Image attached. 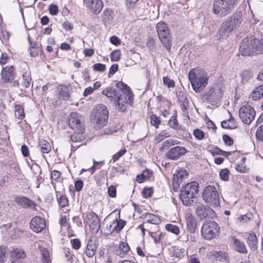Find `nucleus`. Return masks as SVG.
I'll return each instance as SVG.
<instances>
[{
  "label": "nucleus",
  "instance_id": "f257e3e1",
  "mask_svg": "<svg viewBox=\"0 0 263 263\" xmlns=\"http://www.w3.org/2000/svg\"><path fill=\"white\" fill-rule=\"evenodd\" d=\"M242 21V14L239 12L226 19L218 29L217 35L219 40H226L232 32L239 28Z\"/></svg>",
  "mask_w": 263,
  "mask_h": 263
},
{
  "label": "nucleus",
  "instance_id": "f03ea898",
  "mask_svg": "<svg viewBox=\"0 0 263 263\" xmlns=\"http://www.w3.org/2000/svg\"><path fill=\"white\" fill-rule=\"evenodd\" d=\"M188 76L193 89L196 92H201L209 82L208 74L202 69L192 68L190 70Z\"/></svg>",
  "mask_w": 263,
  "mask_h": 263
},
{
  "label": "nucleus",
  "instance_id": "7ed1b4c3",
  "mask_svg": "<svg viewBox=\"0 0 263 263\" xmlns=\"http://www.w3.org/2000/svg\"><path fill=\"white\" fill-rule=\"evenodd\" d=\"M239 51L243 56L261 53L263 51V40L260 41L253 36L246 37L241 41Z\"/></svg>",
  "mask_w": 263,
  "mask_h": 263
},
{
  "label": "nucleus",
  "instance_id": "20e7f679",
  "mask_svg": "<svg viewBox=\"0 0 263 263\" xmlns=\"http://www.w3.org/2000/svg\"><path fill=\"white\" fill-rule=\"evenodd\" d=\"M116 86L122 91L121 94L118 95L116 99L118 109L124 112L126 109L127 104L133 106L134 96L129 87L123 82H117Z\"/></svg>",
  "mask_w": 263,
  "mask_h": 263
},
{
  "label": "nucleus",
  "instance_id": "39448f33",
  "mask_svg": "<svg viewBox=\"0 0 263 263\" xmlns=\"http://www.w3.org/2000/svg\"><path fill=\"white\" fill-rule=\"evenodd\" d=\"M108 115L107 107L103 104H99L92 109L90 118L91 122L95 125V127L100 128L106 124Z\"/></svg>",
  "mask_w": 263,
  "mask_h": 263
},
{
  "label": "nucleus",
  "instance_id": "423d86ee",
  "mask_svg": "<svg viewBox=\"0 0 263 263\" xmlns=\"http://www.w3.org/2000/svg\"><path fill=\"white\" fill-rule=\"evenodd\" d=\"M199 183L196 181L186 183L180 191V199L182 203L186 206L191 205L196 198L198 192Z\"/></svg>",
  "mask_w": 263,
  "mask_h": 263
},
{
  "label": "nucleus",
  "instance_id": "0eeeda50",
  "mask_svg": "<svg viewBox=\"0 0 263 263\" xmlns=\"http://www.w3.org/2000/svg\"><path fill=\"white\" fill-rule=\"evenodd\" d=\"M237 0H214L213 11L214 14L224 16L234 8Z\"/></svg>",
  "mask_w": 263,
  "mask_h": 263
},
{
  "label": "nucleus",
  "instance_id": "6e6552de",
  "mask_svg": "<svg viewBox=\"0 0 263 263\" xmlns=\"http://www.w3.org/2000/svg\"><path fill=\"white\" fill-rule=\"evenodd\" d=\"M156 30L163 47L169 51L172 47V39L167 24L164 22H159L156 25Z\"/></svg>",
  "mask_w": 263,
  "mask_h": 263
},
{
  "label": "nucleus",
  "instance_id": "1a4fd4ad",
  "mask_svg": "<svg viewBox=\"0 0 263 263\" xmlns=\"http://www.w3.org/2000/svg\"><path fill=\"white\" fill-rule=\"evenodd\" d=\"M202 198L206 203L216 206L219 204V195L216 187L214 185H208L204 188Z\"/></svg>",
  "mask_w": 263,
  "mask_h": 263
},
{
  "label": "nucleus",
  "instance_id": "9d476101",
  "mask_svg": "<svg viewBox=\"0 0 263 263\" xmlns=\"http://www.w3.org/2000/svg\"><path fill=\"white\" fill-rule=\"evenodd\" d=\"M83 118L77 112H71L68 118V124L71 128L77 133H83L84 130L83 125Z\"/></svg>",
  "mask_w": 263,
  "mask_h": 263
},
{
  "label": "nucleus",
  "instance_id": "9b49d317",
  "mask_svg": "<svg viewBox=\"0 0 263 263\" xmlns=\"http://www.w3.org/2000/svg\"><path fill=\"white\" fill-rule=\"evenodd\" d=\"M223 95V88L222 86H212L205 93V98L210 102L214 103L219 101Z\"/></svg>",
  "mask_w": 263,
  "mask_h": 263
},
{
  "label": "nucleus",
  "instance_id": "f8f14e48",
  "mask_svg": "<svg viewBox=\"0 0 263 263\" xmlns=\"http://www.w3.org/2000/svg\"><path fill=\"white\" fill-rule=\"evenodd\" d=\"M219 230L218 224L214 221L204 223L201 228V232L203 237L207 240L213 238Z\"/></svg>",
  "mask_w": 263,
  "mask_h": 263
},
{
  "label": "nucleus",
  "instance_id": "ddd939ff",
  "mask_svg": "<svg viewBox=\"0 0 263 263\" xmlns=\"http://www.w3.org/2000/svg\"><path fill=\"white\" fill-rule=\"evenodd\" d=\"M125 224L124 220L116 218L106 224V228L103 229V233L107 236L114 232L118 233L124 227Z\"/></svg>",
  "mask_w": 263,
  "mask_h": 263
},
{
  "label": "nucleus",
  "instance_id": "4468645a",
  "mask_svg": "<svg viewBox=\"0 0 263 263\" xmlns=\"http://www.w3.org/2000/svg\"><path fill=\"white\" fill-rule=\"evenodd\" d=\"M255 111L253 108L250 105H244L241 107L239 110V116L242 121L249 124L254 120Z\"/></svg>",
  "mask_w": 263,
  "mask_h": 263
},
{
  "label": "nucleus",
  "instance_id": "2eb2a0df",
  "mask_svg": "<svg viewBox=\"0 0 263 263\" xmlns=\"http://www.w3.org/2000/svg\"><path fill=\"white\" fill-rule=\"evenodd\" d=\"M141 217L144 219V221L138 227V228L141 230L143 234L145 231H146L145 228L147 227V224H158L161 222V219L157 216L148 212L142 214Z\"/></svg>",
  "mask_w": 263,
  "mask_h": 263
},
{
  "label": "nucleus",
  "instance_id": "dca6fc26",
  "mask_svg": "<svg viewBox=\"0 0 263 263\" xmlns=\"http://www.w3.org/2000/svg\"><path fill=\"white\" fill-rule=\"evenodd\" d=\"M196 213L200 219L206 217H213L215 212L211 208L202 203H197L196 205Z\"/></svg>",
  "mask_w": 263,
  "mask_h": 263
},
{
  "label": "nucleus",
  "instance_id": "f3484780",
  "mask_svg": "<svg viewBox=\"0 0 263 263\" xmlns=\"http://www.w3.org/2000/svg\"><path fill=\"white\" fill-rule=\"evenodd\" d=\"M30 228L35 233L41 232L46 226V222L44 218L36 216L32 218L30 222Z\"/></svg>",
  "mask_w": 263,
  "mask_h": 263
},
{
  "label": "nucleus",
  "instance_id": "a211bd4d",
  "mask_svg": "<svg viewBox=\"0 0 263 263\" xmlns=\"http://www.w3.org/2000/svg\"><path fill=\"white\" fill-rule=\"evenodd\" d=\"M186 152L187 150L184 147L177 146L171 148L166 154V156L170 159L177 160Z\"/></svg>",
  "mask_w": 263,
  "mask_h": 263
},
{
  "label": "nucleus",
  "instance_id": "6ab92c4d",
  "mask_svg": "<svg viewBox=\"0 0 263 263\" xmlns=\"http://www.w3.org/2000/svg\"><path fill=\"white\" fill-rule=\"evenodd\" d=\"M86 6L95 14L99 13L103 5L101 0H84Z\"/></svg>",
  "mask_w": 263,
  "mask_h": 263
},
{
  "label": "nucleus",
  "instance_id": "aec40b11",
  "mask_svg": "<svg viewBox=\"0 0 263 263\" xmlns=\"http://www.w3.org/2000/svg\"><path fill=\"white\" fill-rule=\"evenodd\" d=\"M14 201L23 208L34 209L36 206V203L34 201L23 196L15 197Z\"/></svg>",
  "mask_w": 263,
  "mask_h": 263
},
{
  "label": "nucleus",
  "instance_id": "412c9836",
  "mask_svg": "<svg viewBox=\"0 0 263 263\" xmlns=\"http://www.w3.org/2000/svg\"><path fill=\"white\" fill-rule=\"evenodd\" d=\"M13 66L3 68L1 71L2 78L5 83L11 82L13 79Z\"/></svg>",
  "mask_w": 263,
  "mask_h": 263
},
{
  "label": "nucleus",
  "instance_id": "4be33fe9",
  "mask_svg": "<svg viewBox=\"0 0 263 263\" xmlns=\"http://www.w3.org/2000/svg\"><path fill=\"white\" fill-rule=\"evenodd\" d=\"M8 254L14 261L18 259L25 258L26 256L25 252L21 248H10L8 252Z\"/></svg>",
  "mask_w": 263,
  "mask_h": 263
},
{
  "label": "nucleus",
  "instance_id": "5701e85b",
  "mask_svg": "<svg viewBox=\"0 0 263 263\" xmlns=\"http://www.w3.org/2000/svg\"><path fill=\"white\" fill-rule=\"evenodd\" d=\"M187 230L192 233L195 232L197 222L194 216L191 213H187L185 216Z\"/></svg>",
  "mask_w": 263,
  "mask_h": 263
},
{
  "label": "nucleus",
  "instance_id": "b1692460",
  "mask_svg": "<svg viewBox=\"0 0 263 263\" xmlns=\"http://www.w3.org/2000/svg\"><path fill=\"white\" fill-rule=\"evenodd\" d=\"M58 97L59 99L68 100L70 98L69 89L68 86L61 85L58 87Z\"/></svg>",
  "mask_w": 263,
  "mask_h": 263
},
{
  "label": "nucleus",
  "instance_id": "393cba45",
  "mask_svg": "<svg viewBox=\"0 0 263 263\" xmlns=\"http://www.w3.org/2000/svg\"><path fill=\"white\" fill-rule=\"evenodd\" d=\"M41 259L43 263H51V258L49 251L42 246L39 247Z\"/></svg>",
  "mask_w": 263,
  "mask_h": 263
},
{
  "label": "nucleus",
  "instance_id": "a878e982",
  "mask_svg": "<svg viewBox=\"0 0 263 263\" xmlns=\"http://www.w3.org/2000/svg\"><path fill=\"white\" fill-rule=\"evenodd\" d=\"M233 244L234 249L237 252L241 253H246L247 252V250L244 243L235 237L233 238Z\"/></svg>",
  "mask_w": 263,
  "mask_h": 263
},
{
  "label": "nucleus",
  "instance_id": "bb28decb",
  "mask_svg": "<svg viewBox=\"0 0 263 263\" xmlns=\"http://www.w3.org/2000/svg\"><path fill=\"white\" fill-rule=\"evenodd\" d=\"M247 243L252 250L254 251L257 249L258 240L255 234H249L247 238Z\"/></svg>",
  "mask_w": 263,
  "mask_h": 263
},
{
  "label": "nucleus",
  "instance_id": "cd10ccee",
  "mask_svg": "<svg viewBox=\"0 0 263 263\" xmlns=\"http://www.w3.org/2000/svg\"><path fill=\"white\" fill-rule=\"evenodd\" d=\"M187 173L186 170L181 168L177 170L174 175L173 181L177 183H180L182 179L187 176Z\"/></svg>",
  "mask_w": 263,
  "mask_h": 263
},
{
  "label": "nucleus",
  "instance_id": "c85d7f7f",
  "mask_svg": "<svg viewBox=\"0 0 263 263\" xmlns=\"http://www.w3.org/2000/svg\"><path fill=\"white\" fill-rule=\"evenodd\" d=\"M251 96L252 99L255 101L261 99L263 97V84L256 87L252 91Z\"/></svg>",
  "mask_w": 263,
  "mask_h": 263
},
{
  "label": "nucleus",
  "instance_id": "c756f323",
  "mask_svg": "<svg viewBox=\"0 0 263 263\" xmlns=\"http://www.w3.org/2000/svg\"><path fill=\"white\" fill-rule=\"evenodd\" d=\"M96 244L91 240H89L86 250V254L88 257H93L96 252Z\"/></svg>",
  "mask_w": 263,
  "mask_h": 263
},
{
  "label": "nucleus",
  "instance_id": "7c9ffc66",
  "mask_svg": "<svg viewBox=\"0 0 263 263\" xmlns=\"http://www.w3.org/2000/svg\"><path fill=\"white\" fill-rule=\"evenodd\" d=\"M87 217L89 222H91L95 226V228H99L100 227L99 219L98 215L95 213L92 212L88 213L87 214ZM87 222H88V221H87Z\"/></svg>",
  "mask_w": 263,
  "mask_h": 263
},
{
  "label": "nucleus",
  "instance_id": "2f4dec72",
  "mask_svg": "<svg viewBox=\"0 0 263 263\" xmlns=\"http://www.w3.org/2000/svg\"><path fill=\"white\" fill-rule=\"evenodd\" d=\"M221 126L223 128L232 129L236 128L237 125L234 118L231 116L229 120L221 122Z\"/></svg>",
  "mask_w": 263,
  "mask_h": 263
},
{
  "label": "nucleus",
  "instance_id": "473e14b6",
  "mask_svg": "<svg viewBox=\"0 0 263 263\" xmlns=\"http://www.w3.org/2000/svg\"><path fill=\"white\" fill-rule=\"evenodd\" d=\"M180 142L176 139H168L165 140L161 144V146L160 147V151H163L166 147H168L171 146L177 145L179 144Z\"/></svg>",
  "mask_w": 263,
  "mask_h": 263
},
{
  "label": "nucleus",
  "instance_id": "72a5a7b5",
  "mask_svg": "<svg viewBox=\"0 0 263 263\" xmlns=\"http://www.w3.org/2000/svg\"><path fill=\"white\" fill-rule=\"evenodd\" d=\"M23 82L22 84L26 88H28L31 85H33L32 83V79L30 72L25 71L23 74Z\"/></svg>",
  "mask_w": 263,
  "mask_h": 263
},
{
  "label": "nucleus",
  "instance_id": "f704fd0d",
  "mask_svg": "<svg viewBox=\"0 0 263 263\" xmlns=\"http://www.w3.org/2000/svg\"><path fill=\"white\" fill-rule=\"evenodd\" d=\"M15 116L20 120H23L25 117L24 108L21 105H15L14 106Z\"/></svg>",
  "mask_w": 263,
  "mask_h": 263
},
{
  "label": "nucleus",
  "instance_id": "c9c22d12",
  "mask_svg": "<svg viewBox=\"0 0 263 263\" xmlns=\"http://www.w3.org/2000/svg\"><path fill=\"white\" fill-rule=\"evenodd\" d=\"M40 148L43 154H47L51 150V147L49 142L45 140L40 142Z\"/></svg>",
  "mask_w": 263,
  "mask_h": 263
},
{
  "label": "nucleus",
  "instance_id": "e433bc0d",
  "mask_svg": "<svg viewBox=\"0 0 263 263\" xmlns=\"http://www.w3.org/2000/svg\"><path fill=\"white\" fill-rule=\"evenodd\" d=\"M28 41L30 46L29 49L30 54L32 57H35L38 55L39 52L40 51V49L35 46V43L32 42L29 36H28Z\"/></svg>",
  "mask_w": 263,
  "mask_h": 263
},
{
  "label": "nucleus",
  "instance_id": "4c0bfd02",
  "mask_svg": "<svg viewBox=\"0 0 263 263\" xmlns=\"http://www.w3.org/2000/svg\"><path fill=\"white\" fill-rule=\"evenodd\" d=\"M166 230L176 235H178L180 233V229L176 225L168 223L165 226Z\"/></svg>",
  "mask_w": 263,
  "mask_h": 263
},
{
  "label": "nucleus",
  "instance_id": "58836bf2",
  "mask_svg": "<svg viewBox=\"0 0 263 263\" xmlns=\"http://www.w3.org/2000/svg\"><path fill=\"white\" fill-rule=\"evenodd\" d=\"M185 250L183 248L175 247L173 249V251L172 252V256L178 258H180L184 256L185 254Z\"/></svg>",
  "mask_w": 263,
  "mask_h": 263
},
{
  "label": "nucleus",
  "instance_id": "ea45409f",
  "mask_svg": "<svg viewBox=\"0 0 263 263\" xmlns=\"http://www.w3.org/2000/svg\"><path fill=\"white\" fill-rule=\"evenodd\" d=\"M170 136V134L166 130H162L160 133L156 136L155 140L156 142L159 143L164 140L165 138L169 137Z\"/></svg>",
  "mask_w": 263,
  "mask_h": 263
},
{
  "label": "nucleus",
  "instance_id": "a19ab883",
  "mask_svg": "<svg viewBox=\"0 0 263 263\" xmlns=\"http://www.w3.org/2000/svg\"><path fill=\"white\" fill-rule=\"evenodd\" d=\"M151 236L153 238L155 243L160 242V240L163 238L164 235L161 232H148Z\"/></svg>",
  "mask_w": 263,
  "mask_h": 263
},
{
  "label": "nucleus",
  "instance_id": "79ce46f5",
  "mask_svg": "<svg viewBox=\"0 0 263 263\" xmlns=\"http://www.w3.org/2000/svg\"><path fill=\"white\" fill-rule=\"evenodd\" d=\"M168 125L171 128L177 130L179 129V125L175 116H172L168 121Z\"/></svg>",
  "mask_w": 263,
  "mask_h": 263
},
{
  "label": "nucleus",
  "instance_id": "37998d69",
  "mask_svg": "<svg viewBox=\"0 0 263 263\" xmlns=\"http://www.w3.org/2000/svg\"><path fill=\"white\" fill-rule=\"evenodd\" d=\"M111 61L112 62L118 61L120 59L121 52L120 50H114L110 55Z\"/></svg>",
  "mask_w": 263,
  "mask_h": 263
},
{
  "label": "nucleus",
  "instance_id": "c03bdc74",
  "mask_svg": "<svg viewBox=\"0 0 263 263\" xmlns=\"http://www.w3.org/2000/svg\"><path fill=\"white\" fill-rule=\"evenodd\" d=\"M59 206L61 208H64L69 205V201L67 197L65 195L61 196L58 199Z\"/></svg>",
  "mask_w": 263,
  "mask_h": 263
},
{
  "label": "nucleus",
  "instance_id": "a18cd8bd",
  "mask_svg": "<svg viewBox=\"0 0 263 263\" xmlns=\"http://www.w3.org/2000/svg\"><path fill=\"white\" fill-rule=\"evenodd\" d=\"M119 248L122 252L121 254H126L130 250L128 243L124 241L120 243Z\"/></svg>",
  "mask_w": 263,
  "mask_h": 263
},
{
  "label": "nucleus",
  "instance_id": "49530a36",
  "mask_svg": "<svg viewBox=\"0 0 263 263\" xmlns=\"http://www.w3.org/2000/svg\"><path fill=\"white\" fill-rule=\"evenodd\" d=\"M229 173V171L227 168L222 170L219 173L220 179L223 181L228 180Z\"/></svg>",
  "mask_w": 263,
  "mask_h": 263
},
{
  "label": "nucleus",
  "instance_id": "de8ad7c7",
  "mask_svg": "<svg viewBox=\"0 0 263 263\" xmlns=\"http://www.w3.org/2000/svg\"><path fill=\"white\" fill-rule=\"evenodd\" d=\"M126 152V149L125 148L122 149L119 152L116 153L115 155H113L112 158L111 160L110 161V162H111V161H113V162H116L117 160H118L121 157H122Z\"/></svg>",
  "mask_w": 263,
  "mask_h": 263
},
{
  "label": "nucleus",
  "instance_id": "09e8293b",
  "mask_svg": "<svg viewBox=\"0 0 263 263\" xmlns=\"http://www.w3.org/2000/svg\"><path fill=\"white\" fill-rule=\"evenodd\" d=\"M163 84L168 88L174 87L175 86L174 81L170 79L168 77L163 78Z\"/></svg>",
  "mask_w": 263,
  "mask_h": 263
},
{
  "label": "nucleus",
  "instance_id": "8fccbe9b",
  "mask_svg": "<svg viewBox=\"0 0 263 263\" xmlns=\"http://www.w3.org/2000/svg\"><path fill=\"white\" fill-rule=\"evenodd\" d=\"M212 153L213 154L222 155L224 157H228L229 155L231 154V152L223 151L217 147L213 149Z\"/></svg>",
  "mask_w": 263,
  "mask_h": 263
},
{
  "label": "nucleus",
  "instance_id": "3c124183",
  "mask_svg": "<svg viewBox=\"0 0 263 263\" xmlns=\"http://www.w3.org/2000/svg\"><path fill=\"white\" fill-rule=\"evenodd\" d=\"M70 243L72 248L75 250H78L80 248L81 246V241L78 238L71 239L70 240Z\"/></svg>",
  "mask_w": 263,
  "mask_h": 263
},
{
  "label": "nucleus",
  "instance_id": "603ef678",
  "mask_svg": "<svg viewBox=\"0 0 263 263\" xmlns=\"http://www.w3.org/2000/svg\"><path fill=\"white\" fill-rule=\"evenodd\" d=\"M150 122L152 125L158 127L160 124L159 119L154 115H152L150 117Z\"/></svg>",
  "mask_w": 263,
  "mask_h": 263
},
{
  "label": "nucleus",
  "instance_id": "864d4df0",
  "mask_svg": "<svg viewBox=\"0 0 263 263\" xmlns=\"http://www.w3.org/2000/svg\"><path fill=\"white\" fill-rule=\"evenodd\" d=\"M256 137L258 140L263 141V124L258 127Z\"/></svg>",
  "mask_w": 263,
  "mask_h": 263
},
{
  "label": "nucleus",
  "instance_id": "5fc2aeb1",
  "mask_svg": "<svg viewBox=\"0 0 263 263\" xmlns=\"http://www.w3.org/2000/svg\"><path fill=\"white\" fill-rule=\"evenodd\" d=\"M93 68L95 71L103 72L106 69V66L102 63H97L93 65Z\"/></svg>",
  "mask_w": 263,
  "mask_h": 263
},
{
  "label": "nucleus",
  "instance_id": "6e6d98bb",
  "mask_svg": "<svg viewBox=\"0 0 263 263\" xmlns=\"http://www.w3.org/2000/svg\"><path fill=\"white\" fill-rule=\"evenodd\" d=\"M7 252L6 247L4 246L0 247V263H4L5 255Z\"/></svg>",
  "mask_w": 263,
  "mask_h": 263
},
{
  "label": "nucleus",
  "instance_id": "4d7b16f0",
  "mask_svg": "<svg viewBox=\"0 0 263 263\" xmlns=\"http://www.w3.org/2000/svg\"><path fill=\"white\" fill-rule=\"evenodd\" d=\"M194 135L198 140H201L204 137V133L201 130L196 129L194 131Z\"/></svg>",
  "mask_w": 263,
  "mask_h": 263
},
{
  "label": "nucleus",
  "instance_id": "13d9d810",
  "mask_svg": "<svg viewBox=\"0 0 263 263\" xmlns=\"http://www.w3.org/2000/svg\"><path fill=\"white\" fill-rule=\"evenodd\" d=\"M82 133H77L76 135H73L71 136L70 139L73 142L81 141L83 139Z\"/></svg>",
  "mask_w": 263,
  "mask_h": 263
},
{
  "label": "nucleus",
  "instance_id": "bf43d9fd",
  "mask_svg": "<svg viewBox=\"0 0 263 263\" xmlns=\"http://www.w3.org/2000/svg\"><path fill=\"white\" fill-rule=\"evenodd\" d=\"M215 256L217 260H219L220 261H223V260H226V254L221 251L216 252Z\"/></svg>",
  "mask_w": 263,
  "mask_h": 263
},
{
  "label": "nucleus",
  "instance_id": "052dcab7",
  "mask_svg": "<svg viewBox=\"0 0 263 263\" xmlns=\"http://www.w3.org/2000/svg\"><path fill=\"white\" fill-rule=\"evenodd\" d=\"M224 143L228 145L231 146L233 144V139L228 135H224L222 137Z\"/></svg>",
  "mask_w": 263,
  "mask_h": 263
},
{
  "label": "nucleus",
  "instance_id": "680f3d73",
  "mask_svg": "<svg viewBox=\"0 0 263 263\" xmlns=\"http://www.w3.org/2000/svg\"><path fill=\"white\" fill-rule=\"evenodd\" d=\"M118 65L117 64L112 65L109 69L108 77H110L112 75L114 74V73L118 70Z\"/></svg>",
  "mask_w": 263,
  "mask_h": 263
},
{
  "label": "nucleus",
  "instance_id": "e2e57ef3",
  "mask_svg": "<svg viewBox=\"0 0 263 263\" xmlns=\"http://www.w3.org/2000/svg\"><path fill=\"white\" fill-rule=\"evenodd\" d=\"M49 10L51 14L54 15L58 13V7L57 5L52 4L50 6Z\"/></svg>",
  "mask_w": 263,
  "mask_h": 263
},
{
  "label": "nucleus",
  "instance_id": "0e129e2a",
  "mask_svg": "<svg viewBox=\"0 0 263 263\" xmlns=\"http://www.w3.org/2000/svg\"><path fill=\"white\" fill-rule=\"evenodd\" d=\"M83 53L86 57H91L94 54V50L91 48H86L83 50Z\"/></svg>",
  "mask_w": 263,
  "mask_h": 263
},
{
  "label": "nucleus",
  "instance_id": "69168bd1",
  "mask_svg": "<svg viewBox=\"0 0 263 263\" xmlns=\"http://www.w3.org/2000/svg\"><path fill=\"white\" fill-rule=\"evenodd\" d=\"M108 192L109 195L111 197H115L116 196V188L114 185H111L108 187Z\"/></svg>",
  "mask_w": 263,
  "mask_h": 263
},
{
  "label": "nucleus",
  "instance_id": "338daca9",
  "mask_svg": "<svg viewBox=\"0 0 263 263\" xmlns=\"http://www.w3.org/2000/svg\"><path fill=\"white\" fill-rule=\"evenodd\" d=\"M143 196L145 198H148L153 194V190L150 188L144 189L142 192Z\"/></svg>",
  "mask_w": 263,
  "mask_h": 263
},
{
  "label": "nucleus",
  "instance_id": "774afa93",
  "mask_svg": "<svg viewBox=\"0 0 263 263\" xmlns=\"http://www.w3.org/2000/svg\"><path fill=\"white\" fill-rule=\"evenodd\" d=\"M83 182L82 180H79L76 181L74 187L77 191H80L82 189Z\"/></svg>",
  "mask_w": 263,
  "mask_h": 263
}]
</instances>
